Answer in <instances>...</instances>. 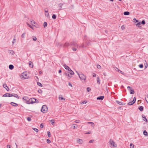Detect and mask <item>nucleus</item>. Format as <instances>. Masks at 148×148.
Instances as JSON below:
<instances>
[{
	"instance_id": "nucleus-1",
	"label": "nucleus",
	"mask_w": 148,
	"mask_h": 148,
	"mask_svg": "<svg viewBox=\"0 0 148 148\" xmlns=\"http://www.w3.org/2000/svg\"><path fill=\"white\" fill-rule=\"evenodd\" d=\"M109 143L110 144V147L112 148L115 147H117L116 144L112 140L110 139Z\"/></svg>"
},
{
	"instance_id": "nucleus-2",
	"label": "nucleus",
	"mask_w": 148,
	"mask_h": 148,
	"mask_svg": "<svg viewBox=\"0 0 148 148\" xmlns=\"http://www.w3.org/2000/svg\"><path fill=\"white\" fill-rule=\"evenodd\" d=\"M38 100H37L36 99L33 98L29 99V104H33L34 103H38Z\"/></svg>"
},
{
	"instance_id": "nucleus-3",
	"label": "nucleus",
	"mask_w": 148,
	"mask_h": 148,
	"mask_svg": "<svg viewBox=\"0 0 148 148\" xmlns=\"http://www.w3.org/2000/svg\"><path fill=\"white\" fill-rule=\"evenodd\" d=\"M78 75H79V77L80 79L81 80H85L86 79V76H85L83 74H79L76 71Z\"/></svg>"
},
{
	"instance_id": "nucleus-4",
	"label": "nucleus",
	"mask_w": 148,
	"mask_h": 148,
	"mask_svg": "<svg viewBox=\"0 0 148 148\" xmlns=\"http://www.w3.org/2000/svg\"><path fill=\"white\" fill-rule=\"evenodd\" d=\"M48 110V108L46 106L43 105L41 109V110L43 113L46 112Z\"/></svg>"
},
{
	"instance_id": "nucleus-5",
	"label": "nucleus",
	"mask_w": 148,
	"mask_h": 148,
	"mask_svg": "<svg viewBox=\"0 0 148 148\" xmlns=\"http://www.w3.org/2000/svg\"><path fill=\"white\" fill-rule=\"evenodd\" d=\"M29 99L27 97L25 96L23 97V99L24 102L27 104H29Z\"/></svg>"
},
{
	"instance_id": "nucleus-6",
	"label": "nucleus",
	"mask_w": 148,
	"mask_h": 148,
	"mask_svg": "<svg viewBox=\"0 0 148 148\" xmlns=\"http://www.w3.org/2000/svg\"><path fill=\"white\" fill-rule=\"evenodd\" d=\"M22 77H23L24 79H27V74L26 72L23 73L22 74Z\"/></svg>"
},
{
	"instance_id": "nucleus-7",
	"label": "nucleus",
	"mask_w": 148,
	"mask_h": 148,
	"mask_svg": "<svg viewBox=\"0 0 148 148\" xmlns=\"http://www.w3.org/2000/svg\"><path fill=\"white\" fill-rule=\"evenodd\" d=\"M114 70L116 71H118V72H119L122 74L124 75V73L122 71L120 70L119 69H118L117 67H114Z\"/></svg>"
},
{
	"instance_id": "nucleus-8",
	"label": "nucleus",
	"mask_w": 148,
	"mask_h": 148,
	"mask_svg": "<svg viewBox=\"0 0 148 148\" xmlns=\"http://www.w3.org/2000/svg\"><path fill=\"white\" fill-rule=\"evenodd\" d=\"M67 70H68V71H69L71 69L70 68H69V66H67L66 64H64L63 66Z\"/></svg>"
},
{
	"instance_id": "nucleus-9",
	"label": "nucleus",
	"mask_w": 148,
	"mask_h": 148,
	"mask_svg": "<svg viewBox=\"0 0 148 148\" xmlns=\"http://www.w3.org/2000/svg\"><path fill=\"white\" fill-rule=\"evenodd\" d=\"M77 143L79 144H82L83 142L82 140L80 139H77Z\"/></svg>"
},
{
	"instance_id": "nucleus-10",
	"label": "nucleus",
	"mask_w": 148,
	"mask_h": 148,
	"mask_svg": "<svg viewBox=\"0 0 148 148\" xmlns=\"http://www.w3.org/2000/svg\"><path fill=\"white\" fill-rule=\"evenodd\" d=\"M59 99L60 100H65V99L64 98H63L62 95H60L59 96Z\"/></svg>"
},
{
	"instance_id": "nucleus-11",
	"label": "nucleus",
	"mask_w": 148,
	"mask_h": 148,
	"mask_svg": "<svg viewBox=\"0 0 148 148\" xmlns=\"http://www.w3.org/2000/svg\"><path fill=\"white\" fill-rule=\"evenodd\" d=\"M71 45L74 46L75 47H77L78 45L76 43L74 42H72L71 44Z\"/></svg>"
},
{
	"instance_id": "nucleus-12",
	"label": "nucleus",
	"mask_w": 148,
	"mask_h": 148,
	"mask_svg": "<svg viewBox=\"0 0 148 148\" xmlns=\"http://www.w3.org/2000/svg\"><path fill=\"white\" fill-rule=\"evenodd\" d=\"M142 118H143V120L146 121V122H147V119H146L145 116L143 115H142Z\"/></svg>"
},
{
	"instance_id": "nucleus-13",
	"label": "nucleus",
	"mask_w": 148,
	"mask_h": 148,
	"mask_svg": "<svg viewBox=\"0 0 148 148\" xmlns=\"http://www.w3.org/2000/svg\"><path fill=\"white\" fill-rule=\"evenodd\" d=\"M104 98V96H100L99 97H97V100H102Z\"/></svg>"
},
{
	"instance_id": "nucleus-14",
	"label": "nucleus",
	"mask_w": 148,
	"mask_h": 148,
	"mask_svg": "<svg viewBox=\"0 0 148 148\" xmlns=\"http://www.w3.org/2000/svg\"><path fill=\"white\" fill-rule=\"evenodd\" d=\"M10 104L13 106H18V104L13 102H11Z\"/></svg>"
},
{
	"instance_id": "nucleus-15",
	"label": "nucleus",
	"mask_w": 148,
	"mask_h": 148,
	"mask_svg": "<svg viewBox=\"0 0 148 148\" xmlns=\"http://www.w3.org/2000/svg\"><path fill=\"white\" fill-rule=\"evenodd\" d=\"M130 93L131 94H134V89H130L129 90Z\"/></svg>"
},
{
	"instance_id": "nucleus-16",
	"label": "nucleus",
	"mask_w": 148,
	"mask_h": 148,
	"mask_svg": "<svg viewBox=\"0 0 148 148\" xmlns=\"http://www.w3.org/2000/svg\"><path fill=\"white\" fill-rule=\"evenodd\" d=\"M64 75L66 76H68V79H70L71 77V76H70L69 75V74L67 73H64Z\"/></svg>"
},
{
	"instance_id": "nucleus-17",
	"label": "nucleus",
	"mask_w": 148,
	"mask_h": 148,
	"mask_svg": "<svg viewBox=\"0 0 148 148\" xmlns=\"http://www.w3.org/2000/svg\"><path fill=\"white\" fill-rule=\"evenodd\" d=\"M9 68L11 70H12L14 69V66L13 65H12L10 64V65H9Z\"/></svg>"
},
{
	"instance_id": "nucleus-18",
	"label": "nucleus",
	"mask_w": 148,
	"mask_h": 148,
	"mask_svg": "<svg viewBox=\"0 0 148 148\" xmlns=\"http://www.w3.org/2000/svg\"><path fill=\"white\" fill-rule=\"evenodd\" d=\"M10 94L9 93H5V94H4L3 96V97H10Z\"/></svg>"
},
{
	"instance_id": "nucleus-19",
	"label": "nucleus",
	"mask_w": 148,
	"mask_h": 148,
	"mask_svg": "<svg viewBox=\"0 0 148 148\" xmlns=\"http://www.w3.org/2000/svg\"><path fill=\"white\" fill-rule=\"evenodd\" d=\"M134 103L135 102L134 101H132L129 102L128 103V104L129 105H132L134 104Z\"/></svg>"
},
{
	"instance_id": "nucleus-20",
	"label": "nucleus",
	"mask_w": 148,
	"mask_h": 148,
	"mask_svg": "<svg viewBox=\"0 0 148 148\" xmlns=\"http://www.w3.org/2000/svg\"><path fill=\"white\" fill-rule=\"evenodd\" d=\"M69 71V73L71 75H73L74 74V72L73 71H72L71 69Z\"/></svg>"
},
{
	"instance_id": "nucleus-21",
	"label": "nucleus",
	"mask_w": 148,
	"mask_h": 148,
	"mask_svg": "<svg viewBox=\"0 0 148 148\" xmlns=\"http://www.w3.org/2000/svg\"><path fill=\"white\" fill-rule=\"evenodd\" d=\"M97 84H100V80L99 77H97Z\"/></svg>"
},
{
	"instance_id": "nucleus-22",
	"label": "nucleus",
	"mask_w": 148,
	"mask_h": 148,
	"mask_svg": "<svg viewBox=\"0 0 148 148\" xmlns=\"http://www.w3.org/2000/svg\"><path fill=\"white\" fill-rule=\"evenodd\" d=\"M9 53L10 54L13 55L14 54V52L13 50H10L9 51Z\"/></svg>"
},
{
	"instance_id": "nucleus-23",
	"label": "nucleus",
	"mask_w": 148,
	"mask_h": 148,
	"mask_svg": "<svg viewBox=\"0 0 148 148\" xmlns=\"http://www.w3.org/2000/svg\"><path fill=\"white\" fill-rule=\"evenodd\" d=\"M31 23L33 25H34L35 24V22L33 20H30Z\"/></svg>"
},
{
	"instance_id": "nucleus-24",
	"label": "nucleus",
	"mask_w": 148,
	"mask_h": 148,
	"mask_svg": "<svg viewBox=\"0 0 148 148\" xmlns=\"http://www.w3.org/2000/svg\"><path fill=\"white\" fill-rule=\"evenodd\" d=\"M143 134L144 135L146 136H148V134L146 130H144L143 132Z\"/></svg>"
},
{
	"instance_id": "nucleus-25",
	"label": "nucleus",
	"mask_w": 148,
	"mask_h": 148,
	"mask_svg": "<svg viewBox=\"0 0 148 148\" xmlns=\"http://www.w3.org/2000/svg\"><path fill=\"white\" fill-rule=\"evenodd\" d=\"M143 107L142 106H140L139 107L138 109L141 111L143 110Z\"/></svg>"
},
{
	"instance_id": "nucleus-26",
	"label": "nucleus",
	"mask_w": 148,
	"mask_h": 148,
	"mask_svg": "<svg viewBox=\"0 0 148 148\" xmlns=\"http://www.w3.org/2000/svg\"><path fill=\"white\" fill-rule=\"evenodd\" d=\"M130 14V12H124V15H129Z\"/></svg>"
},
{
	"instance_id": "nucleus-27",
	"label": "nucleus",
	"mask_w": 148,
	"mask_h": 148,
	"mask_svg": "<svg viewBox=\"0 0 148 148\" xmlns=\"http://www.w3.org/2000/svg\"><path fill=\"white\" fill-rule=\"evenodd\" d=\"M87 103V101H84L82 102V103H80V104H84L86 103Z\"/></svg>"
},
{
	"instance_id": "nucleus-28",
	"label": "nucleus",
	"mask_w": 148,
	"mask_h": 148,
	"mask_svg": "<svg viewBox=\"0 0 148 148\" xmlns=\"http://www.w3.org/2000/svg\"><path fill=\"white\" fill-rule=\"evenodd\" d=\"M69 45V44L68 42H66L65 43V44L64 45V46L65 47H66L68 46Z\"/></svg>"
},
{
	"instance_id": "nucleus-29",
	"label": "nucleus",
	"mask_w": 148,
	"mask_h": 148,
	"mask_svg": "<svg viewBox=\"0 0 148 148\" xmlns=\"http://www.w3.org/2000/svg\"><path fill=\"white\" fill-rule=\"evenodd\" d=\"M14 97H16L18 99H19L18 96V95L16 94H14Z\"/></svg>"
},
{
	"instance_id": "nucleus-30",
	"label": "nucleus",
	"mask_w": 148,
	"mask_h": 148,
	"mask_svg": "<svg viewBox=\"0 0 148 148\" xmlns=\"http://www.w3.org/2000/svg\"><path fill=\"white\" fill-rule=\"evenodd\" d=\"M130 148H134V146L133 144L131 143L130 145Z\"/></svg>"
},
{
	"instance_id": "nucleus-31",
	"label": "nucleus",
	"mask_w": 148,
	"mask_h": 148,
	"mask_svg": "<svg viewBox=\"0 0 148 148\" xmlns=\"http://www.w3.org/2000/svg\"><path fill=\"white\" fill-rule=\"evenodd\" d=\"M25 33H23L21 36V37L24 38L25 37Z\"/></svg>"
},
{
	"instance_id": "nucleus-32",
	"label": "nucleus",
	"mask_w": 148,
	"mask_h": 148,
	"mask_svg": "<svg viewBox=\"0 0 148 148\" xmlns=\"http://www.w3.org/2000/svg\"><path fill=\"white\" fill-rule=\"evenodd\" d=\"M32 39L34 41H36L37 40V38L36 37L34 36H32Z\"/></svg>"
},
{
	"instance_id": "nucleus-33",
	"label": "nucleus",
	"mask_w": 148,
	"mask_h": 148,
	"mask_svg": "<svg viewBox=\"0 0 148 148\" xmlns=\"http://www.w3.org/2000/svg\"><path fill=\"white\" fill-rule=\"evenodd\" d=\"M45 15L47 17H48L49 16V14L48 12V11H47V13H45Z\"/></svg>"
},
{
	"instance_id": "nucleus-34",
	"label": "nucleus",
	"mask_w": 148,
	"mask_h": 148,
	"mask_svg": "<svg viewBox=\"0 0 148 148\" xmlns=\"http://www.w3.org/2000/svg\"><path fill=\"white\" fill-rule=\"evenodd\" d=\"M52 18L53 19H56V16L55 14H53L52 16Z\"/></svg>"
},
{
	"instance_id": "nucleus-35",
	"label": "nucleus",
	"mask_w": 148,
	"mask_h": 148,
	"mask_svg": "<svg viewBox=\"0 0 148 148\" xmlns=\"http://www.w3.org/2000/svg\"><path fill=\"white\" fill-rule=\"evenodd\" d=\"M88 123H89V124H92L93 125L92 127H94L95 126V125L92 122H88Z\"/></svg>"
},
{
	"instance_id": "nucleus-36",
	"label": "nucleus",
	"mask_w": 148,
	"mask_h": 148,
	"mask_svg": "<svg viewBox=\"0 0 148 148\" xmlns=\"http://www.w3.org/2000/svg\"><path fill=\"white\" fill-rule=\"evenodd\" d=\"M43 25H44V27H46L47 26V22H45L44 23Z\"/></svg>"
},
{
	"instance_id": "nucleus-37",
	"label": "nucleus",
	"mask_w": 148,
	"mask_h": 148,
	"mask_svg": "<svg viewBox=\"0 0 148 148\" xmlns=\"http://www.w3.org/2000/svg\"><path fill=\"white\" fill-rule=\"evenodd\" d=\"M47 133L48 136L49 137H51V134H50V132L48 131V132H47Z\"/></svg>"
},
{
	"instance_id": "nucleus-38",
	"label": "nucleus",
	"mask_w": 148,
	"mask_h": 148,
	"mask_svg": "<svg viewBox=\"0 0 148 148\" xmlns=\"http://www.w3.org/2000/svg\"><path fill=\"white\" fill-rule=\"evenodd\" d=\"M97 67L98 69H101V66L99 65H97Z\"/></svg>"
},
{
	"instance_id": "nucleus-39",
	"label": "nucleus",
	"mask_w": 148,
	"mask_h": 148,
	"mask_svg": "<svg viewBox=\"0 0 148 148\" xmlns=\"http://www.w3.org/2000/svg\"><path fill=\"white\" fill-rule=\"evenodd\" d=\"M33 129L36 132L38 131V130L37 129L33 128Z\"/></svg>"
},
{
	"instance_id": "nucleus-40",
	"label": "nucleus",
	"mask_w": 148,
	"mask_h": 148,
	"mask_svg": "<svg viewBox=\"0 0 148 148\" xmlns=\"http://www.w3.org/2000/svg\"><path fill=\"white\" fill-rule=\"evenodd\" d=\"M50 121L51 122V124L52 125H54V120H52L51 121Z\"/></svg>"
},
{
	"instance_id": "nucleus-41",
	"label": "nucleus",
	"mask_w": 148,
	"mask_h": 148,
	"mask_svg": "<svg viewBox=\"0 0 148 148\" xmlns=\"http://www.w3.org/2000/svg\"><path fill=\"white\" fill-rule=\"evenodd\" d=\"M3 87L5 88H6V87H8L7 85L6 84H4L3 85Z\"/></svg>"
},
{
	"instance_id": "nucleus-42",
	"label": "nucleus",
	"mask_w": 148,
	"mask_h": 148,
	"mask_svg": "<svg viewBox=\"0 0 148 148\" xmlns=\"http://www.w3.org/2000/svg\"><path fill=\"white\" fill-rule=\"evenodd\" d=\"M63 5V4L62 3H59V6L60 8H61Z\"/></svg>"
},
{
	"instance_id": "nucleus-43",
	"label": "nucleus",
	"mask_w": 148,
	"mask_h": 148,
	"mask_svg": "<svg viewBox=\"0 0 148 148\" xmlns=\"http://www.w3.org/2000/svg\"><path fill=\"white\" fill-rule=\"evenodd\" d=\"M75 122L77 123H79L80 122V121L79 120H77L75 121Z\"/></svg>"
},
{
	"instance_id": "nucleus-44",
	"label": "nucleus",
	"mask_w": 148,
	"mask_h": 148,
	"mask_svg": "<svg viewBox=\"0 0 148 148\" xmlns=\"http://www.w3.org/2000/svg\"><path fill=\"white\" fill-rule=\"evenodd\" d=\"M141 25V23L140 22L138 23L137 24L136 26H138V27H140V26Z\"/></svg>"
},
{
	"instance_id": "nucleus-45",
	"label": "nucleus",
	"mask_w": 148,
	"mask_h": 148,
	"mask_svg": "<svg viewBox=\"0 0 148 148\" xmlns=\"http://www.w3.org/2000/svg\"><path fill=\"white\" fill-rule=\"evenodd\" d=\"M117 102L120 105H123V104H122V103L121 102H119V101H117Z\"/></svg>"
},
{
	"instance_id": "nucleus-46",
	"label": "nucleus",
	"mask_w": 148,
	"mask_h": 148,
	"mask_svg": "<svg viewBox=\"0 0 148 148\" xmlns=\"http://www.w3.org/2000/svg\"><path fill=\"white\" fill-rule=\"evenodd\" d=\"M27 121H31V118H30V117H28L27 118Z\"/></svg>"
},
{
	"instance_id": "nucleus-47",
	"label": "nucleus",
	"mask_w": 148,
	"mask_h": 148,
	"mask_svg": "<svg viewBox=\"0 0 148 148\" xmlns=\"http://www.w3.org/2000/svg\"><path fill=\"white\" fill-rule=\"evenodd\" d=\"M37 84H38V85L39 86H42V84H41L39 82H37Z\"/></svg>"
},
{
	"instance_id": "nucleus-48",
	"label": "nucleus",
	"mask_w": 148,
	"mask_h": 148,
	"mask_svg": "<svg viewBox=\"0 0 148 148\" xmlns=\"http://www.w3.org/2000/svg\"><path fill=\"white\" fill-rule=\"evenodd\" d=\"M29 66L31 68H33V65L31 63H29Z\"/></svg>"
},
{
	"instance_id": "nucleus-49",
	"label": "nucleus",
	"mask_w": 148,
	"mask_h": 148,
	"mask_svg": "<svg viewBox=\"0 0 148 148\" xmlns=\"http://www.w3.org/2000/svg\"><path fill=\"white\" fill-rule=\"evenodd\" d=\"M91 90L90 88L89 87H88L87 88V90L88 92H89Z\"/></svg>"
},
{
	"instance_id": "nucleus-50",
	"label": "nucleus",
	"mask_w": 148,
	"mask_h": 148,
	"mask_svg": "<svg viewBox=\"0 0 148 148\" xmlns=\"http://www.w3.org/2000/svg\"><path fill=\"white\" fill-rule=\"evenodd\" d=\"M16 39L15 38H14L12 42V45H13L14 44L15 42Z\"/></svg>"
},
{
	"instance_id": "nucleus-51",
	"label": "nucleus",
	"mask_w": 148,
	"mask_h": 148,
	"mask_svg": "<svg viewBox=\"0 0 148 148\" xmlns=\"http://www.w3.org/2000/svg\"><path fill=\"white\" fill-rule=\"evenodd\" d=\"M47 142L48 143H50L51 141H50V140H49L48 139H47Z\"/></svg>"
},
{
	"instance_id": "nucleus-52",
	"label": "nucleus",
	"mask_w": 148,
	"mask_h": 148,
	"mask_svg": "<svg viewBox=\"0 0 148 148\" xmlns=\"http://www.w3.org/2000/svg\"><path fill=\"white\" fill-rule=\"evenodd\" d=\"M141 23L142 24H143V25H145V21L144 20H143L142 21Z\"/></svg>"
},
{
	"instance_id": "nucleus-53",
	"label": "nucleus",
	"mask_w": 148,
	"mask_h": 148,
	"mask_svg": "<svg viewBox=\"0 0 148 148\" xmlns=\"http://www.w3.org/2000/svg\"><path fill=\"white\" fill-rule=\"evenodd\" d=\"M139 67L140 68H142L143 67V64H140L139 65Z\"/></svg>"
},
{
	"instance_id": "nucleus-54",
	"label": "nucleus",
	"mask_w": 148,
	"mask_h": 148,
	"mask_svg": "<svg viewBox=\"0 0 148 148\" xmlns=\"http://www.w3.org/2000/svg\"><path fill=\"white\" fill-rule=\"evenodd\" d=\"M40 127L41 128H42L43 127V125H42V123H41L40 124Z\"/></svg>"
},
{
	"instance_id": "nucleus-55",
	"label": "nucleus",
	"mask_w": 148,
	"mask_h": 148,
	"mask_svg": "<svg viewBox=\"0 0 148 148\" xmlns=\"http://www.w3.org/2000/svg\"><path fill=\"white\" fill-rule=\"evenodd\" d=\"M121 28L122 29H125V27L124 25H122L121 27Z\"/></svg>"
},
{
	"instance_id": "nucleus-56",
	"label": "nucleus",
	"mask_w": 148,
	"mask_h": 148,
	"mask_svg": "<svg viewBox=\"0 0 148 148\" xmlns=\"http://www.w3.org/2000/svg\"><path fill=\"white\" fill-rule=\"evenodd\" d=\"M72 49H73V50L74 51H76L77 49L76 48H73Z\"/></svg>"
},
{
	"instance_id": "nucleus-57",
	"label": "nucleus",
	"mask_w": 148,
	"mask_h": 148,
	"mask_svg": "<svg viewBox=\"0 0 148 148\" xmlns=\"http://www.w3.org/2000/svg\"><path fill=\"white\" fill-rule=\"evenodd\" d=\"M136 98L135 97H134V99H133V101H134V102H135V101H136Z\"/></svg>"
},
{
	"instance_id": "nucleus-58",
	"label": "nucleus",
	"mask_w": 148,
	"mask_h": 148,
	"mask_svg": "<svg viewBox=\"0 0 148 148\" xmlns=\"http://www.w3.org/2000/svg\"><path fill=\"white\" fill-rule=\"evenodd\" d=\"M96 75L95 74V73H94L93 74V77H96Z\"/></svg>"
},
{
	"instance_id": "nucleus-59",
	"label": "nucleus",
	"mask_w": 148,
	"mask_h": 148,
	"mask_svg": "<svg viewBox=\"0 0 148 148\" xmlns=\"http://www.w3.org/2000/svg\"><path fill=\"white\" fill-rule=\"evenodd\" d=\"M14 93H12V94H10V97L14 96Z\"/></svg>"
},
{
	"instance_id": "nucleus-60",
	"label": "nucleus",
	"mask_w": 148,
	"mask_h": 148,
	"mask_svg": "<svg viewBox=\"0 0 148 148\" xmlns=\"http://www.w3.org/2000/svg\"><path fill=\"white\" fill-rule=\"evenodd\" d=\"M38 92L39 93H40L42 92V91L41 90H38Z\"/></svg>"
},
{
	"instance_id": "nucleus-61",
	"label": "nucleus",
	"mask_w": 148,
	"mask_h": 148,
	"mask_svg": "<svg viewBox=\"0 0 148 148\" xmlns=\"http://www.w3.org/2000/svg\"><path fill=\"white\" fill-rule=\"evenodd\" d=\"M69 85L70 86L72 87V85L70 83H69Z\"/></svg>"
},
{
	"instance_id": "nucleus-62",
	"label": "nucleus",
	"mask_w": 148,
	"mask_h": 148,
	"mask_svg": "<svg viewBox=\"0 0 148 148\" xmlns=\"http://www.w3.org/2000/svg\"><path fill=\"white\" fill-rule=\"evenodd\" d=\"M7 147V148H10V145H8Z\"/></svg>"
},
{
	"instance_id": "nucleus-63",
	"label": "nucleus",
	"mask_w": 148,
	"mask_h": 148,
	"mask_svg": "<svg viewBox=\"0 0 148 148\" xmlns=\"http://www.w3.org/2000/svg\"><path fill=\"white\" fill-rule=\"evenodd\" d=\"M93 140H90L89 143H92L93 142Z\"/></svg>"
},
{
	"instance_id": "nucleus-64",
	"label": "nucleus",
	"mask_w": 148,
	"mask_h": 148,
	"mask_svg": "<svg viewBox=\"0 0 148 148\" xmlns=\"http://www.w3.org/2000/svg\"><path fill=\"white\" fill-rule=\"evenodd\" d=\"M27 25H28L29 27H31V25H30L29 23H27Z\"/></svg>"
}]
</instances>
